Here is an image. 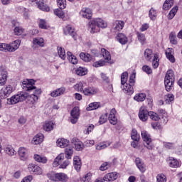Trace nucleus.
Segmentation results:
<instances>
[{"mask_svg": "<svg viewBox=\"0 0 182 182\" xmlns=\"http://www.w3.org/2000/svg\"><path fill=\"white\" fill-rule=\"evenodd\" d=\"M28 170L31 174H35L36 176H43V169L39 165L35 164H29L28 166Z\"/></svg>", "mask_w": 182, "mask_h": 182, "instance_id": "obj_10", "label": "nucleus"}, {"mask_svg": "<svg viewBox=\"0 0 182 182\" xmlns=\"http://www.w3.org/2000/svg\"><path fill=\"white\" fill-rule=\"evenodd\" d=\"M146 97H147L146 93L140 92L134 95V100L136 102H144L146 100Z\"/></svg>", "mask_w": 182, "mask_h": 182, "instance_id": "obj_44", "label": "nucleus"}, {"mask_svg": "<svg viewBox=\"0 0 182 182\" xmlns=\"http://www.w3.org/2000/svg\"><path fill=\"white\" fill-rule=\"evenodd\" d=\"M129 77V74L127 72H124L121 75V84L122 85H126L127 83V79Z\"/></svg>", "mask_w": 182, "mask_h": 182, "instance_id": "obj_59", "label": "nucleus"}, {"mask_svg": "<svg viewBox=\"0 0 182 182\" xmlns=\"http://www.w3.org/2000/svg\"><path fill=\"white\" fill-rule=\"evenodd\" d=\"M70 144V141L65 138H59L56 141V145L58 147H60V149H65V147H68Z\"/></svg>", "mask_w": 182, "mask_h": 182, "instance_id": "obj_26", "label": "nucleus"}, {"mask_svg": "<svg viewBox=\"0 0 182 182\" xmlns=\"http://www.w3.org/2000/svg\"><path fill=\"white\" fill-rule=\"evenodd\" d=\"M44 140L45 135H43V134L42 133H38L36 134L31 139V144H33V146H38L39 144H42Z\"/></svg>", "mask_w": 182, "mask_h": 182, "instance_id": "obj_18", "label": "nucleus"}, {"mask_svg": "<svg viewBox=\"0 0 182 182\" xmlns=\"http://www.w3.org/2000/svg\"><path fill=\"white\" fill-rule=\"evenodd\" d=\"M177 11H178V7L175 6L168 14V19H173L174 16H176V14H177Z\"/></svg>", "mask_w": 182, "mask_h": 182, "instance_id": "obj_54", "label": "nucleus"}, {"mask_svg": "<svg viewBox=\"0 0 182 182\" xmlns=\"http://www.w3.org/2000/svg\"><path fill=\"white\" fill-rule=\"evenodd\" d=\"M38 26L41 29H48V23L45 19H40L38 21Z\"/></svg>", "mask_w": 182, "mask_h": 182, "instance_id": "obj_57", "label": "nucleus"}, {"mask_svg": "<svg viewBox=\"0 0 182 182\" xmlns=\"http://www.w3.org/2000/svg\"><path fill=\"white\" fill-rule=\"evenodd\" d=\"M101 52L107 63H109L110 65H113V63H114V60H112V55H110V53L108 50L105 48H102Z\"/></svg>", "mask_w": 182, "mask_h": 182, "instance_id": "obj_24", "label": "nucleus"}, {"mask_svg": "<svg viewBox=\"0 0 182 182\" xmlns=\"http://www.w3.org/2000/svg\"><path fill=\"white\" fill-rule=\"evenodd\" d=\"M18 154L20 157V159L22 160V161H26L28 160V149L21 146L18 148Z\"/></svg>", "mask_w": 182, "mask_h": 182, "instance_id": "obj_22", "label": "nucleus"}, {"mask_svg": "<svg viewBox=\"0 0 182 182\" xmlns=\"http://www.w3.org/2000/svg\"><path fill=\"white\" fill-rule=\"evenodd\" d=\"M141 136L144 141V146L148 150H153L154 146L151 144V136L149 135L147 131H141Z\"/></svg>", "mask_w": 182, "mask_h": 182, "instance_id": "obj_9", "label": "nucleus"}, {"mask_svg": "<svg viewBox=\"0 0 182 182\" xmlns=\"http://www.w3.org/2000/svg\"><path fill=\"white\" fill-rule=\"evenodd\" d=\"M108 119L109 120V123L111 124H117V117H116V109H112L110 110Z\"/></svg>", "mask_w": 182, "mask_h": 182, "instance_id": "obj_30", "label": "nucleus"}, {"mask_svg": "<svg viewBox=\"0 0 182 182\" xmlns=\"http://www.w3.org/2000/svg\"><path fill=\"white\" fill-rule=\"evenodd\" d=\"M124 28V21L117 20L113 23V29L114 32H120Z\"/></svg>", "mask_w": 182, "mask_h": 182, "instance_id": "obj_29", "label": "nucleus"}, {"mask_svg": "<svg viewBox=\"0 0 182 182\" xmlns=\"http://www.w3.org/2000/svg\"><path fill=\"white\" fill-rule=\"evenodd\" d=\"M164 99L166 103L170 104L171 103V102H174V95L173 94L166 95L164 97Z\"/></svg>", "mask_w": 182, "mask_h": 182, "instance_id": "obj_62", "label": "nucleus"}, {"mask_svg": "<svg viewBox=\"0 0 182 182\" xmlns=\"http://www.w3.org/2000/svg\"><path fill=\"white\" fill-rule=\"evenodd\" d=\"M136 79V73H132L129 77V83L123 84L122 85V89L124 92V93H126L127 95H133L134 93V89L133 88V86H134V82Z\"/></svg>", "mask_w": 182, "mask_h": 182, "instance_id": "obj_4", "label": "nucleus"}, {"mask_svg": "<svg viewBox=\"0 0 182 182\" xmlns=\"http://www.w3.org/2000/svg\"><path fill=\"white\" fill-rule=\"evenodd\" d=\"M70 165V161L69 159L65 160L64 161H63L60 166H59V168H62L63 170H65L66 168H68V167H69V166Z\"/></svg>", "mask_w": 182, "mask_h": 182, "instance_id": "obj_60", "label": "nucleus"}, {"mask_svg": "<svg viewBox=\"0 0 182 182\" xmlns=\"http://www.w3.org/2000/svg\"><path fill=\"white\" fill-rule=\"evenodd\" d=\"M136 36H137L139 42H140V43L141 45H146V36L144 33L137 32Z\"/></svg>", "mask_w": 182, "mask_h": 182, "instance_id": "obj_52", "label": "nucleus"}, {"mask_svg": "<svg viewBox=\"0 0 182 182\" xmlns=\"http://www.w3.org/2000/svg\"><path fill=\"white\" fill-rule=\"evenodd\" d=\"M67 59L73 65H77V58L73 55L70 51L67 52Z\"/></svg>", "mask_w": 182, "mask_h": 182, "instance_id": "obj_41", "label": "nucleus"}, {"mask_svg": "<svg viewBox=\"0 0 182 182\" xmlns=\"http://www.w3.org/2000/svg\"><path fill=\"white\" fill-rule=\"evenodd\" d=\"M174 5V0H166L163 5V9L168 11Z\"/></svg>", "mask_w": 182, "mask_h": 182, "instance_id": "obj_51", "label": "nucleus"}, {"mask_svg": "<svg viewBox=\"0 0 182 182\" xmlns=\"http://www.w3.org/2000/svg\"><path fill=\"white\" fill-rule=\"evenodd\" d=\"M62 160H65L64 153H60L57 156V157L54 159L53 162V167H59V166H60V163H62Z\"/></svg>", "mask_w": 182, "mask_h": 182, "instance_id": "obj_31", "label": "nucleus"}, {"mask_svg": "<svg viewBox=\"0 0 182 182\" xmlns=\"http://www.w3.org/2000/svg\"><path fill=\"white\" fill-rule=\"evenodd\" d=\"M57 50L59 58H60V59L63 60H65V59H66V52L65 51V48L62 47H58Z\"/></svg>", "mask_w": 182, "mask_h": 182, "instance_id": "obj_49", "label": "nucleus"}, {"mask_svg": "<svg viewBox=\"0 0 182 182\" xmlns=\"http://www.w3.org/2000/svg\"><path fill=\"white\" fill-rule=\"evenodd\" d=\"M169 41L172 45H177V36H176V33H170Z\"/></svg>", "mask_w": 182, "mask_h": 182, "instance_id": "obj_58", "label": "nucleus"}, {"mask_svg": "<svg viewBox=\"0 0 182 182\" xmlns=\"http://www.w3.org/2000/svg\"><path fill=\"white\" fill-rule=\"evenodd\" d=\"M106 65V61L103 60H100L99 61H96L93 63L92 66L94 68H101V66H105Z\"/></svg>", "mask_w": 182, "mask_h": 182, "instance_id": "obj_63", "label": "nucleus"}, {"mask_svg": "<svg viewBox=\"0 0 182 182\" xmlns=\"http://www.w3.org/2000/svg\"><path fill=\"white\" fill-rule=\"evenodd\" d=\"M65 156L67 160H70L72 159V156H73V148L67 147L65 149Z\"/></svg>", "mask_w": 182, "mask_h": 182, "instance_id": "obj_47", "label": "nucleus"}, {"mask_svg": "<svg viewBox=\"0 0 182 182\" xmlns=\"http://www.w3.org/2000/svg\"><path fill=\"white\" fill-rule=\"evenodd\" d=\"M97 93H99V89L93 86L84 88V91L82 92L85 96H95V95H97Z\"/></svg>", "mask_w": 182, "mask_h": 182, "instance_id": "obj_19", "label": "nucleus"}, {"mask_svg": "<svg viewBox=\"0 0 182 182\" xmlns=\"http://www.w3.org/2000/svg\"><path fill=\"white\" fill-rule=\"evenodd\" d=\"M47 177L52 181H61V182H67L69 180V177L65 173H55L54 171H51L47 173Z\"/></svg>", "mask_w": 182, "mask_h": 182, "instance_id": "obj_5", "label": "nucleus"}, {"mask_svg": "<svg viewBox=\"0 0 182 182\" xmlns=\"http://www.w3.org/2000/svg\"><path fill=\"white\" fill-rule=\"evenodd\" d=\"M93 130H95V125L90 124L86 126L85 129L83 130V133L86 136H88V134H90Z\"/></svg>", "mask_w": 182, "mask_h": 182, "instance_id": "obj_53", "label": "nucleus"}, {"mask_svg": "<svg viewBox=\"0 0 182 182\" xmlns=\"http://www.w3.org/2000/svg\"><path fill=\"white\" fill-rule=\"evenodd\" d=\"M35 85V80H23L22 82V87L23 90L26 92H33L32 95H28V104L30 107H35L36 103H38V100H39V95L42 93V90L41 88H36V87L33 86Z\"/></svg>", "mask_w": 182, "mask_h": 182, "instance_id": "obj_1", "label": "nucleus"}, {"mask_svg": "<svg viewBox=\"0 0 182 182\" xmlns=\"http://www.w3.org/2000/svg\"><path fill=\"white\" fill-rule=\"evenodd\" d=\"M16 86L15 84H9L4 86L1 88L0 90V97L1 99H6V97H8L12 92H14L16 90Z\"/></svg>", "mask_w": 182, "mask_h": 182, "instance_id": "obj_8", "label": "nucleus"}, {"mask_svg": "<svg viewBox=\"0 0 182 182\" xmlns=\"http://www.w3.org/2000/svg\"><path fill=\"white\" fill-rule=\"evenodd\" d=\"M166 161L171 168H180L181 167V161L174 157H168Z\"/></svg>", "mask_w": 182, "mask_h": 182, "instance_id": "obj_14", "label": "nucleus"}, {"mask_svg": "<svg viewBox=\"0 0 182 182\" xmlns=\"http://www.w3.org/2000/svg\"><path fill=\"white\" fill-rule=\"evenodd\" d=\"M102 105L99 102H95L89 104L88 107H87V110L88 112H90L92 110H96L97 109H99V107H101Z\"/></svg>", "mask_w": 182, "mask_h": 182, "instance_id": "obj_43", "label": "nucleus"}, {"mask_svg": "<svg viewBox=\"0 0 182 182\" xmlns=\"http://www.w3.org/2000/svg\"><path fill=\"white\" fill-rule=\"evenodd\" d=\"M73 144L74 146L75 149L77 151H82L83 149H85V144L80 139H75L73 141Z\"/></svg>", "mask_w": 182, "mask_h": 182, "instance_id": "obj_28", "label": "nucleus"}, {"mask_svg": "<svg viewBox=\"0 0 182 182\" xmlns=\"http://www.w3.org/2000/svg\"><path fill=\"white\" fill-rule=\"evenodd\" d=\"M110 144H112V142H110L109 141L100 142L95 145V149L98 150L99 151L100 150H105V149H107V147H109Z\"/></svg>", "mask_w": 182, "mask_h": 182, "instance_id": "obj_37", "label": "nucleus"}, {"mask_svg": "<svg viewBox=\"0 0 182 182\" xmlns=\"http://www.w3.org/2000/svg\"><path fill=\"white\" fill-rule=\"evenodd\" d=\"M56 127V123L53 121H45L42 124V129L44 132H50Z\"/></svg>", "mask_w": 182, "mask_h": 182, "instance_id": "obj_17", "label": "nucleus"}, {"mask_svg": "<svg viewBox=\"0 0 182 182\" xmlns=\"http://www.w3.org/2000/svg\"><path fill=\"white\" fill-rule=\"evenodd\" d=\"M33 48L35 46H39V48L45 47V39L42 37H36L33 38Z\"/></svg>", "mask_w": 182, "mask_h": 182, "instance_id": "obj_27", "label": "nucleus"}, {"mask_svg": "<svg viewBox=\"0 0 182 182\" xmlns=\"http://www.w3.org/2000/svg\"><path fill=\"white\" fill-rule=\"evenodd\" d=\"M80 16L84 18L85 19L90 20L92 16H93V11L92 9L87 7H83L79 12Z\"/></svg>", "mask_w": 182, "mask_h": 182, "instance_id": "obj_13", "label": "nucleus"}, {"mask_svg": "<svg viewBox=\"0 0 182 182\" xmlns=\"http://www.w3.org/2000/svg\"><path fill=\"white\" fill-rule=\"evenodd\" d=\"M26 99H28V93L21 92L20 94L13 95L11 97L8 98L7 105H16V103L23 102V100Z\"/></svg>", "mask_w": 182, "mask_h": 182, "instance_id": "obj_6", "label": "nucleus"}, {"mask_svg": "<svg viewBox=\"0 0 182 182\" xmlns=\"http://www.w3.org/2000/svg\"><path fill=\"white\" fill-rule=\"evenodd\" d=\"M156 182H167V177L163 173H159L156 176Z\"/></svg>", "mask_w": 182, "mask_h": 182, "instance_id": "obj_61", "label": "nucleus"}, {"mask_svg": "<svg viewBox=\"0 0 182 182\" xmlns=\"http://www.w3.org/2000/svg\"><path fill=\"white\" fill-rule=\"evenodd\" d=\"M80 58L84 62H90L92 60V55L89 53H80Z\"/></svg>", "mask_w": 182, "mask_h": 182, "instance_id": "obj_50", "label": "nucleus"}, {"mask_svg": "<svg viewBox=\"0 0 182 182\" xmlns=\"http://www.w3.org/2000/svg\"><path fill=\"white\" fill-rule=\"evenodd\" d=\"M33 159L35 161H37V163H41V164H46L48 163V158L43 155L35 154L33 155Z\"/></svg>", "mask_w": 182, "mask_h": 182, "instance_id": "obj_33", "label": "nucleus"}, {"mask_svg": "<svg viewBox=\"0 0 182 182\" xmlns=\"http://www.w3.org/2000/svg\"><path fill=\"white\" fill-rule=\"evenodd\" d=\"M153 58H154V54L153 53V50L149 48L146 49L144 51V58L146 59V60H147L148 62H150L151 59H153Z\"/></svg>", "mask_w": 182, "mask_h": 182, "instance_id": "obj_42", "label": "nucleus"}, {"mask_svg": "<svg viewBox=\"0 0 182 182\" xmlns=\"http://www.w3.org/2000/svg\"><path fill=\"white\" fill-rule=\"evenodd\" d=\"M8 80V71L4 65L0 66V86H5Z\"/></svg>", "mask_w": 182, "mask_h": 182, "instance_id": "obj_12", "label": "nucleus"}, {"mask_svg": "<svg viewBox=\"0 0 182 182\" xmlns=\"http://www.w3.org/2000/svg\"><path fill=\"white\" fill-rule=\"evenodd\" d=\"M164 147L166 149H168L169 150H173L176 153H181L182 146H178L176 144L170 143V142H165L164 143Z\"/></svg>", "mask_w": 182, "mask_h": 182, "instance_id": "obj_20", "label": "nucleus"}, {"mask_svg": "<svg viewBox=\"0 0 182 182\" xmlns=\"http://www.w3.org/2000/svg\"><path fill=\"white\" fill-rule=\"evenodd\" d=\"M135 164L141 173H146V164H144V161L141 159L136 158L135 159Z\"/></svg>", "mask_w": 182, "mask_h": 182, "instance_id": "obj_25", "label": "nucleus"}, {"mask_svg": "<svg viewBox=\"0 0 182 182\" xmlns=\"http://www.w3.org/2000/svg\"><path fill=\"white\" fill-rule=\"evenodd\" d=\"M62 160H65L64 153H60L57 156V157L54 159L53 162V167H59V166H60V163H62Z\"/></svg>", "mask_w": 182, "mask_h": 182, "instance_id": "obj_32", "label": "nucleus"}, {"mask_svg": "<svg viewBox=\"0 0 182 182\" xmlns=\"http://www.w3.org/2000/svg\"><path fill=\"white\" fill-rule=\"evenodd\" d=\"M116 39L121 45H126L129 42V38L124 33H119L117 35Z\"/></svg>", "mask_w": 182, "mask_h": 182, "instance_id": "obj_35", "label": "nucleus"}, {"mask_svg": "<svg viewBox=\"0 0 182 182\" xmlns=\"http://www.w3.org/2000/svg\"><path fill=\"white\" fill-rule=\"evenodd\" d=\"M73 164L76 171H80V168H82V161L80 160V157L75 156L73 158Z\"/></svg>", "mask_w": 182, "mask_h": 182, "instance_id": "obj_34", "label": "nucleus"}, {"mask_svg": "<svg viewBox=\"0 0 182 182\" xmlns=\"http://www.w3.org/2000/svg\"><path fill=\"white\" fill-rule=\"evenodd\" d=\"M37 6L38 8L43 12H49V11H50V8L49 7V6L43 3V0H40V2L38 4H37Z\"/></svg>", "mask_w": 182, "mask_h": 182, "instance_id": "obj_45", "label": "nucleus"}, {"mask_svg": "<svg viewBox=\"0 0 182 182\" xmlns=\"http://www.w3.org/2000/svg\"><path fill=\"white\" fill-rule=\"evenodd\" d=\"M150 116V112L147 110V107H141L139 109V117L141 122H147L149 117Z\"/></svg>", "mask_w": 182, "mask_h": 182, "instance_id": "obj_16", "label": "nucleus"}, {"mask_svg": "<svg viewBox=\"0 0 182 182\" xmlns=\"http://www.w3.org/2000/svg\"><path fill=\"white\" fill-rule=\"evenodd\" d=\"M131 137L134 141H139L140 140V135L137 134V130L133 129L131 133Z\"/></svg>", "mask_w": 182, "mask_h": 182, "instance_id": "obj_55", "label": "nucleus"}, {"mask_svg": "<svg viewBox=\"0 0 182 182\" xmlns=\"http://www.w3.org/2000/svg\"><path fill=\"white\" fill-rule=\"evenodd\" d=\"M87 68L85 67H79L75 70V75H77V76H85L87 75Z\"/></svg>", "mask_w": 182, "mask_h": 182, "instance_id": "obj_46", "label": "nucleus"}, {"mask_svg": "<svg viewBox=\"0 0 182 182\" xmlns=\"http://www.w3.org/2000/svg\"><path fill=\"white\" fill-rule=\"evenodd\" d=\"M85 86H86V82L80 81L73 85V89L75 90L76 92H80V93H83V91L85 90L83 87H85Z\"/></svg>", "mask_w": 182, "mask_h": 182, "instance_id": "obj_36", "label": "nucleus"}, {"mask_svg": "<svg viewBox=\"0 0 182 182\" xmlns=\"http://www.w3.org/2000/svg\"><path fill=\"white\" fill-rule=\"evenodd\" d=\"M13 26H15L14 29V35L19 36L23 33V28L21 26H19V22L14 20L11 21Z\"/></svg>", "mask_w": 182, "mask_h": 182, "instance_id": "obj_23", "label": "nucleus"}, {"mask_svg": "<svg viewBox=\"0 0 182 182\" xmlns=\"http://www.w3.org/2000/svg\"><path fill=\"white\" fill-rule=\"evenodd\" d=\"M149 117L150 119H151V120H154L155 122H158V120H160V116H159V114L153 111L149 112Z\"/></svg>", "mask_w": 182, "mask_h": 182, "instance_id": "obj_56", "label": "nucleus"}, {"mask_svg": "<svg viewBox=\"0 0 182 182\" xmlns=\"http://www.w3.org/2000/svg\"><path fill=\"white\" fill-rule=\"evenodd\" d=\"M21 46V40H15L10 43H0V50L1 52H15Z\"/></svg>", "mask_w": 182, "mask_h": 182, "instance_id": "obj_3", "label": "nucleus"}, {"mask_svg": "<svg viewBox=\"0 0 182 182\" xmlns=\"http://www.w3.org/2000/svg\"><path fill=\"white\" fill-rule=\"evenodd\" d=\"M63 32L64 35H70V36H72L74 38V39H76V31H75V28L71 25H67L65 26L63 28Z\"/></svg>", "mask_w": 182, "mask_h": 182, "instance_id": "obj_21", "label": "nucleus"}, {"mask_svg": "<svg viewBox=\"0 0 182 182\" xmlns=\"http://www.w3.org/2000/svg\"><path fill=\"white\" fill-rule=\"evenodd\" d=\"M166 90L168 92L171 90L173 84L174 83V71L173 70H168L166 73L164 80Z\"/></svg>", "mask_w": 182, "mask_h": 182, "instance_id": "obj_7", "label": "nucleus"}, {"mask_svg": "<svg viewBox=\"0 0 182 182\" xmlns=\"http://www.w3.org/2000/svg\"><path fill=\"white\" fill-rule=\"evenodd\" d=\"M4 152L7 154L8 156L12 157L16 155V152L15 151V149L12 145H7L4 148Z\"/></svg>", "mask_w": 182, "mask_h": 182, "instance_id": "obj_39", "label": "nucleus"}, {"mask_svg": "<svg viewBox=\"0 0 182 182\" xmlns=\"http://www.w3.org/2000/svg\"><path fill=\"white\" fill-rule=\"evenodd\" d=\"M160 65V55L159 53H154V58L152 59V68L154 69H157Z\"/></svg>", "mask_w": 182, "mask_h": 182, "instance_id": "obj_38", "label": "nucleus"}, {"mask_svg": "<svg viewBox=\"0 0 182 182\" xmlns=\"http://www.w3.org/2000/svg\"><path fill=\"white\" fill-rule=\"evenodd\" d=\"M87 26L90 33H99L100 29L107 28V22L102 18H94L88 22Z\"/></svg>", "mask_w": 182, "mask_h": 182, "instance_id": "obj_2", "label": "nucleus"}, {"mask_svg": "<svg viewBox=\"0 0 182 182\" xmlns=\"http://www.w3.org/2000/svg\"><path fill=\"white\" fill-rule=\"evenodd\" d=\"M92 176H93V174L92 173L88 172L80 178V181H81V182H91Z\"/></svg>", "mask_w": 182, "mask_h": 182, "instance_id": "obj_48", "label": "nucleus"}, {"mask_svg": "<svg viewBox=\"0 0 182 182\" xmlns=\"http://www.w3.org/2000/svg\"><path fill=\"white\" fill-rule=\"evenodd\" d=\"M120 177V173L118 172L114 171V172H109L108 173H106L104 176V181L106 182H113L116 181L117 178Z\"/></svg>", "mask_w": 182, "mask_h": 182, "instance_id": "obj_15", "label": "nucleus"}, {"mask_svg": "<svg viewBox=\"0 0 182 182\" xmlns=\"http://www.w3.org/2000/svg\"><path fill=\"white\" fill-rule=\"evenodd\" d=\"M173 48H168L166 50V56L167 59H168L171 63H174V62H176V58H174V55H173Z\"/></svg>", "mask_w": 182, "mask_h": 182, "instance_id": "obj_40", "label": "nucleus"}, {"mask_svg": "<svg viewBox=\"0 0 182 182\" xmlns=\"http://www.w3.org/2000/svg\"><path fill=\"white\" fill-rule=\"evenodd\" d=\"M57 4L60 9H65L66 8V0H57Z\"/></svg>", "mask_w": 182, "mask_h": 182, "instance_id": "obj_64", "label": "nucleus"}, {"mask_svg": "<svg viewBox=\"0 0 182 182\" xmlns=\"http://www.w3.org/2000/svg\"><path fill=\"white\" fill-rule=\"evenodd\" d=\"M70 120L73 124H76L77 123V120H79V117H80V109L78 107H75L70 112Z\"/></svg>", "mask_w": 182, "mask_h": 182, "instance_id": "obj_11", "label": "nucleus"}]
</instances>
